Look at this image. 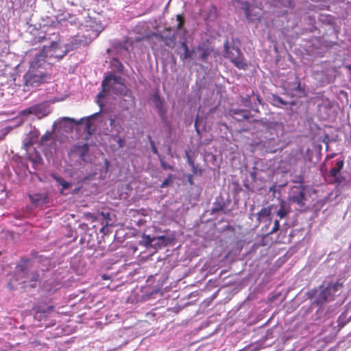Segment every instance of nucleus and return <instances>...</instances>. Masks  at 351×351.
<instances>
[{"label": "nucleus", "mask_w": 351, "mask_h": 351, "mask_svg": "<svg viewBox=\"0 0 351 351\" xmlns=\"http://www.w3.org/2000/svg\"><path fill=\"white\" fill-rule=\"evenodd\" d=\"M101 86L102 90L98 94V97H105L107 95V93L112 90L114 93L124 97L125 101L130 105L134 104V98L132 95V92L123 82L121 77L114 75H108L102 81Z\"/></svg>", "instance_id": "1"}, {"label": "nucleus", "mask_w": 351, "mask_h": 351, "mask_svg": "<svg viewBox=\"0 0 351 351\" xmlns=\"http://www.w3.org/2000/svg\"><path fill=\"white\" fill-rule=\"evenodd\" d=\"M45 64V57L42 54L35 56L29 69L24 75L25 84L30 86H38L47 82V75L40 70Z\"/></svg>", "instance_id": "2"}, {"label": "nucleus", "mask_w": 351, "mask_h": 351, "mask_svg": "<svg viewBox=\"0 0 351 351\" xmlns=\"http://www.w3.org/2000/svg\"><path fill=\"white\" fill-rule=\"evenodd\" d=\"M343 287V285L339 282H330L328 285L323 288L320 291V298L319 302H324L328 300H332L335 296L337 295L338 292Z\"/></svg>", "instance_id": "3"}, {"label": "nucleus", "mask_w": 351, "mask_h": 351, "mask_svg": "<svg viewBox=\"0 0 351 351\" xmlns=\"http://www.w3.org/2000/svg\"><path fill=\"white\" fill-rule=\"evenodd\" d=\"M288 199L290 202L302 207L305 205V188L302 185L293 186L289 192Z\"/></svg>", "instance_id": "4"}, {"label": "nucleus", "mask_w": 351, "mask_h": 351, "mask_svg": "<svg viewBox=\"0 0 351 351\" xmlns=\"http://www.w3.org/2000/svg\"><path fill=\"white\" fill-rule=\"evenodd\" d=\"M124 124V118L121 114H115L113 117L110 119V126L111 138L116 140L118 135L123 130V125Z\"/></svg>", "instance_id": "5"}, {"label": "nucleus", "mask_w": 351, "mask_h": 351, "mask_svg": "<svg viewBox=\"0 0 351 351\" xmlns=\"http://www.w3.org/2000/svg\"><path fill=\"white\" fill-rule=\"evenodd\" d=\"M49 112L44 104H36L23 110L20 112V114L22 116H29L30 114H34L39 119L47 116Z\"/></svg>", "instance_id": "6"}, {"label": "nucleus", "mask_w": 351, "mask_h": 351, "mask_svg": "<svg viewBox=\"0 0 351 351\" xmlns=\"http://www.w3.org/2000/svg\"><path fill=\"white\" fill-rule=\"evenodd\" d=\"M241 102L243 106L250 108L253 111L258 112L257 106L262 104V100L258 94L252 92L251 95H247L241 98Z\"/></svg>", "instance_id": "7"}, {"label": "nucleus", "mask_w": 351, "mask_h": 351, "mask_svg": "<svg viewBox=\"0 0 351 351\" xmlns=\"http://www.w3.org/2000/svg\"><path fill=\"white\" fill-rule=\"evenodd\" d=\"M343 166L344 160L341 158L338 160L335 167L330 170V176L333 178L334 183L340 184L343 182L344 178L341 174V171L343 169Z\"/></svg>", "instance_id": "8"}, {"label": "nucleus", "mask_w": 351, "mask_h": 351, "mask_svg": "<svg viewBox=\"0 0 351 351\" xmlns=\"http://www.w3.org/2000/svg\"><path fill=\"white\" fill-rule=\"evenodd\" d=\"M88 151L89 146L88 143L82 145L75 144L71 147L69 154H77L82 160H84Z\"/></svg>", "instance_id": "9"}, {"label": "nucleus", "mask_w": 351, "mask_h": 351, "mask_svg": "<svg viewBox=\"0 0 351 351\" xmlns=\"http://www.w3.org/2000/svg\"><path fill=\"white\" fill-rule=\"evenodd\" d=\"M21 262L22 263L18 265L16 267V276H19L16 280L18 281L21 280V283H25L26 280H23V278H26L27 264L28 262H29V259L22 258Z\"/></svg>", "instance_id": "10"}, {"label": "nucleus", "mask_w": 351, "mask_h": 351, "mask_svg": "<svg viewBox=\"0 0 351 351\" xmlns=\"http://www.w3.org/2000/svg\"><path fill=\"white\" fill-rule=\"evenodd\" d=\"M237 2L239 3L242 6L243 9L245 12V17L247 19L250 21H254L260 19L259 14H252L250 12V5L248 2L241 1V0H236Z\"/></svg>", "instance_id": "11"}, {"label": "nucleus", "mask_w": 351, "mask_h": 351, "mask_svg": "<svg viewBox=\"0 0 351 351\" xmlns=\"http://www.w3.org/2000/svg\"><path fill=\"white\" fill-rule=\"evenodd\" d=\"M144 241L146 243V245L153 246L154 241H161L160 245H167V239L165 236H159V237H152L149 235H144L143 236Z\"/></svg>", "instance_id": "12"}, {"label": "nucleus", "mask_w": 351, "mask_h": 351, "mask_svg": "<svg viewBox=\"0 0 351 351\" xmlns=\"http://www.w3.org/2000/svg\"><path fill=\"white\" fill-rule=\"evenodd\" d=\"M154 102L155 104V106L157 108L158 112L160 114V116L164 119L165 117L166 111L164 110V101L160 98V97L158 95H155L154 97Z\"/></svg>", "instance_id": "13"}, {"label": "nucleus", "mask_w": 351, "mask_h": 351, "mask_svg": "<svg viewBox=\"0 0 351 351\" xmlns=\"http://www.w3.org/2000/svg\"><path fill=\"white\" fill-rule=\"evenodd\" d=\"M224 47L225 57L230 59V61H232L234 58V57H236L241 53V51L238 47H230L227 43L225 45Z\"/></svg>", "instance_id": "14"}, {"label": "nucleus", "mask_w": 351, "mask_h": 351, "mask_svg": "<svg viewBox=\"0 0 351 351\" xmlns=\"http://www.w3.org/2000/svg\"><path fill=\"white\" fill-rule=\"evenodd\" d=\"M231 62L236 67L239 69L245 70L247 67V62L242 56L241 52L238 56L234 57V58Z\"/></svg>", "instance_id": "15"}, {"label": "nucleus", "mask_w": 351, "mask_h": 351, "mask_svg": "<svg viewBox=\"0 0 351 351\" xmlns=\"http://www.w3.org/2000/svg\"><path fill=\"white\" fill-rule=\"evenodd\" d=\"M270 215L271 208L269 207L263 208L257 214V220L261 222L263 219L269 218Z\"/></svg>", "instance_id": "16"}, {"label": "nucleus", "mask_w": 351, "mask_h": 351, "mask_svg": "<svg viewBox=\"0 0 351 351\" xmlns=\"http://www.w3.org/2000/svg\"><path fill=\"white\" fill-rule=\"evenodd\" d=\"M53 179L56 181V182L62 186L61 193H63L64 190H66L71 186V183L64 180L62 178L57 176H53Z\"/></svg>", "instance_id": "17"}, {"label": "nucleus", "mask_w": 351, "mask_h": 351, "mask_svg": "<svg viewBox=\"0 0 351 351\" xmlns=\"http://www.w3.org/2000/svg\"><path fill=\"white\" fill-rule=\"evenodd\" d=\"M182 47L184 49V53L182 55L181 58L183 60L192 58L195 52L194 50H190L184 42L182 43Z\"/></svg>", "instance_id": "18"}, {"label": "nucleus", "mask_w": 351, "mask_h": 351, "mask_svg": "<svg viewBox=\"0 0 351 351\" xmlns=\"http://www.w3.org/2000/svg\"><path fill=\"white\" fill-rule=\"evenodd\" d=\"M29 197L32 202L36 205H40L45 202V197L39 193L32 195Z\"/></svg>", "instance_id": "19"}, {"label": "nucleus", "mask_w": 351, "mask_h": 351, "mask_svg": "<svg viewBox=\"0 0 351 351\" xmlns=\"http://www.w3.org/2000/svg\"><path fill=\"white\" fill-rule=\"evenodd\" d=\"M289 213V210L285 208V202H282L280 205V208L277 212V215L282 219L285 217Z\"/></svg>", "instance_id": "20"}, {"label": "nucleus", "mask_w": 351, "mask_h": 351, "mask_svg": "<svg viewBox=\"0 0 351 351\" xmlns=\"http://www.w3.org/2000/svg\"><path fill=\"white\" fill-rule=\"evenodd\" d=\"M34 141L32 136H27L23 141V147L26 152L33 145Z\"/></svg>", "instance_id": "21"}, {"label": "nucleus", "mask_w": 351, "mask_h": 351, "mask_svg": "<svg viewBox=\"0 0 351 351\" xmlns=\"http://www.w3.org/2000/svg\"><path fill=\"white\" fill-rule=\"evenodd\" d=\"M197 49L199 51H201V53L199 54V58L202 60L205 61L210 54V51L209 49L198 47Z\"/></svg>", "instance_id": "22"}, {"label": "nucleus", "mask_w": 351, "mask_h": 351, "mask_svg": "<svg viewBox=\"0 0 351 351\" xmlns=\"http://www.w3.org/2000/svg\"><path fill=\"white\" fill-rule=\"evenodd\" d=\"M234 114H239V115L241 116V117H242L241 119L237 118V119L238 121H241L242 119H247L250 117V116H249L250 112L248 111H247V110H235L234 112Z\"/></svg>", "instance_id": "23"}, {"label": "nucleus", "mask_w": 351, "mask_h": 351, "mask_svg": "<svg viewBox=\"0 0 351 351\" xmlns=\"http://www.w3.org/2000/svg\"><path fill=\"white\" fill-rule=\"evenodd\" d=\"M176 19L178 21V25H177V29H181V28L183 27L184 23V19L182 14H178L176 16Z\"/></svg>", "instance_id": "24"}, {"label": "nucleus", "mask_w": 351, "mask_h": 351, "mask_svg": "<svg viewBox=\"0 0 351 351\" xmlns=\"http://www.w3.org/2000/svg\"><path fill=\"white\" fill-rule=\"evenodd\" d=\"M85 217L88 220H90L92 222L97 221L99 219L98 216L91 213H87L85 214Z\"/></svg>", "instance_id": "25"}, {"label": "nucleus", "mask_w": 351, "mask_h": 351, "mask_svg": "<svg viewBox=\"0 0 351 351\" xmlns=\"http://www.w3.org/2000/svg\"><path fill=\"white\" fill-rule=\"evenodd\" d=\"M192 170V174L193 176H202L203 173V169H202L200 167H198V165H195L194 167L191 169Z\"/></svg>", "instance_id": "26"}, {"label": "nucleus", "mask_w": 351, "mask_h": 351, "mask_svg": "<svg viewBox=\"0 0 351 351\" xmlns=\"http://www.w3.org/2000/svg\"><path fill=\"white\" fill-rule=\"evenodd\" d=\"M173 180V176L171 174H169L168 177L162 182V183L160 185L161 188H165L167 186L170 182H171Z\"/></svg>", "instance_id": "27"}, {"label": "nucleus", "mask_w": 351, "mask_h": 351, "mask_svg": "<svg viewBox=\"0 0 351 351\" xmlns=\"http://www.w3.org/2000/svg\"><path fill=\"white\" fill-rule=\"evenodd\" d=\"M97 114V113L95 114L94 116H95ZM93 117V115L86 118V120H85L86 130L88 131V132H89V130H90V128L92 126L91 118Z\"/></svg>", "instance_id": "28"}, {"label": "nucleus", "mask_w": 351, "mask_h": 351, "mask_svg": "<svg viewBox=\"0 0 351 351\" xmlns=\"http://www.w3.org/2000/svg\"><path fill=\"white\" fill-rule=\"evenodd\" d=\"M62 120H64V121H69V122H70V123H75V124H77V125H79V124L82 123V122H83V121H84V119H81L80 120L77 121V120H75V119H73V118H70V117H64V118L62 119Z\"/></svg>", "instance_id": "29"}, {"label": "nucleus", "mask_w": 351, "mask_h": 351, "mask_svg": "<svg viewBox=\"0 0 351 351\" xmlns=\"http://www.w3.org/2000/svg\"><path fill=\"white\" fill-rule=\"evenodd\" d=\"M117 142L118 147L119 149L123 148L125 146V138L119 137L118 136V138L115 140Z\"/></svg>", "instance_id": "30"}, {"label": "nucleus", "mask_w": 351, "mask_h": 351, "mask_svg": "<svg viewBox=\"0 0 351 351\" xmlns=\"http://www.w3.org/2000/svg\"><path fill=\"white\" fill-rule=\"evenodd\" d=\"M279 228H280L279 221L278 220H276L274 221V227L271 229V230L269 232V234H274V232H276V231H278L279 230Z\"/></svg>", "instance_id": "31"}, {"label": "nucleus", "mask_w": 351, "mask_h": 351, "mask_svg": "<svg viewBox=\"0 0 351 351\" xmlns=\"http://www.w3.org/2000/svg\"><path fill=\"white\" fill-rule=\"evenodd\" d=\"M160 165H161V167L165 170H167V169L173 170V165H169L162 160H160Z\"/></svg>", "instance_id": "32"}, {"label": "nucleus", "mask_w": 351, "mask_h": 351, "mask_svg": "<svg viewBox=\"0 0 351 351\" xmlns=\"http://www.w3.org/2000/svg\"><path fill=\"white\" fill-rule=\"evenodd\" d=\"M186 156L187 159V162L191 166V169L194 167L196 165L195 164L194 161L191 158L189 153L186 152Z\"/></svg>", "instance_id": "33"}, {"label": "nucleus", "mask_w": 351, "mask_h": 351, "mask_svg": "<svg viewBox=\"0 0 351 351\" xmlns=\"http://www.w3.org/2000/svg\"><path fill=\"white\" fill-rule=\"evenodd\" d=\"M187 178V181L189 183L191 186H193L194 184L193 181V174H187L185 176Z\"/></svg>", "instance_id": "34"}, {"label": "nucleus", "mask_w": 351, "mask_h": 351, "mask_svg": "<svg viewBox=\"0 0 351 351\" xmlns=\"http://www.w3.org/2000/svg\"><path fill=\"white\" fill-rule=\"evenodd\" d=\"M99 215L102 216L103 219H106V220H110V213H104V212H101L99 213Z\"/></svg>", "instance_id": "35"}, {"label": "nucleus", "mask_w": 351, "mask_h": 351, "mask_svg": "<svg viewBox=\"0 0 351 351\" xmlns=\"http://www.w3.org/2000/svg\"><path fill=\"white\" fill-rule=\"evenodd\" d=\"M161 244V241H154V244H153V246L155 247V248H161L162 247H164V246H166L167 245H160Z\"/></svg>", "instance_id": "36"}, {"label": "nucleus", "mask_w": 351, "mask_h": 351, "mask_svg": "<svg viewBox=\"0 0 351 351\" xmlns=\"http://www.w3.org/2000/svg\"><path fill=\"white\" fill-rule=\"evenodd\" d=\"M276 101H278V103H280V104L282 105H287V103L286 101H285L281 97H276L274 99Z\"/></svg>", "instance_id": "37"}, {"label": "nucleus", "mask_w": 351, "mask_h": 351, "mask_svg": "<svg viewBox=\"0 0 351 351\" xmlns=\"http://www.w3.org/2000/svg\"><path fill=\"white\" fill-rule=\"evenodd\" d=\"M284 5L286 7H292L293 6L292 0H286V1L284 3Z\"/></svg>", "instance_id": "38"}, {"label": "nucleus", "mask_w": 351, "mask_h": 351, "mask_svg": "<svg viewBox=\"0 0 351 351\" xmlns=\"http://www.w3.org/2000/svg\"><path fill=\"white\" fill-rule=\"evenodd\" d=\"M39 280V275L37 273L33 274L32 281L37 282Z\"/></svg>", "instance_id": "39"}, {"label": "nucleus", "mask_w": 351, "mask_h": 351, "mask_svg": "<svg viewBox=\"0 0 351 351\" xmlns=\"http://www.w3.org/2000/svg\"><path fill=\"white\" fill-rule=\"evenodd\" d=\"M49 138V134H45L43 135L42 137H41V142L42 143H44L47 141H48Z\"/></svg>", "instance_id": "40"}, {"label": "nucleus", "mask_w": 351, "mask_h": 351, "mask_svg": "<svg viewBox=\"0 0 351 351\" xmlns=\"http://www.w3.org/2000/svg\"><path fill=\"white\" fill-rule=\"evenodd\" d=\"M151 144H152V152L154 153V154H157L158 153V150H157V148L156 147L154 143L153 142H151Z\"/></svg>", "instance_id": "41"}, {"label": "nucleus", "mask_w": 351, "mask_h": 351, "mask_svg": "<svg viewBox=\"0 0 351 351\" xmlns=\"http://www.w3.org/2000/svg\"><path fill=\"white\" fill-rule=\"evenodd\" d=\"M57 47V44L56 43H53L50 47H49V51H54L55 49Z\"/></svg>", "instance_id": "42"}, {"label": "nucleus", "mask_w": 351, "mask_h": 351, "mask_svg": "<svg viewBox=\"0 0 351 351\" xmlns=\"http://www.w3.org/2000/svg\"><path fill=\"white\" fill-rule=\"evenodd\" d=\"M336 155H337V154H336V153H333V154H330V155H327V156H326V160L331 159V158H334Z\"/></svg>", "instance_id": "43"}, {"label": "nucleus", "mask_w": 351, "mask_h": 351, "mask_svg": "<svg viewBox=\"0 0 351 351\" xmlns=\"http://www.w3.org/2000/svg\"><path fill=\"white\" fill-rule=\"evenodd\" d=\"M107 226H108V224H106V226H103V227L100 229V232L104 233V234H106V228H107Z\"/></svg>", "instance_id": "44"}, {"label": "nucleus", "mask_w": 351, "mask_h": 351, "mask_svg": "<svg viewBox=\"0 0 351 351\" xmlns=\"http://www.w3.org/2000/svg\"><path fill=\"white\" fill-rule=\"evenodd\" d=\"M346 68H347L348 69H349L350 71H351V64L346 65Z\"/></svg>", "instance_id": "45"}, {"label": "nucleus", "mask_w": 351, "mask_h": 351, "mask_svg": "<svg viewBox=\"0 0 351 351\" xmlns=\"http://www.w3.org/2000/svg\"><path fill=\"white\" fill-rule=\"evenodd\" d=\"M64 55L57 56L58 59H61Z\"/></svg>", "instance_id": "46"}, {"label": "nucleus", "mask_w": 351, "mask_h": 351, "mask_svg": "<svg viewBox=\"0 0 351 351\" xmlns=\"http://www.w3.org/2000/svg\"><path fill=\"white\" fill-rule=\"evenodd\" d=\"M9 286H10V289H13V286H12V283L11 282L9 283Z\"/></svg>", "instance_id": "47"}]
</instances>
